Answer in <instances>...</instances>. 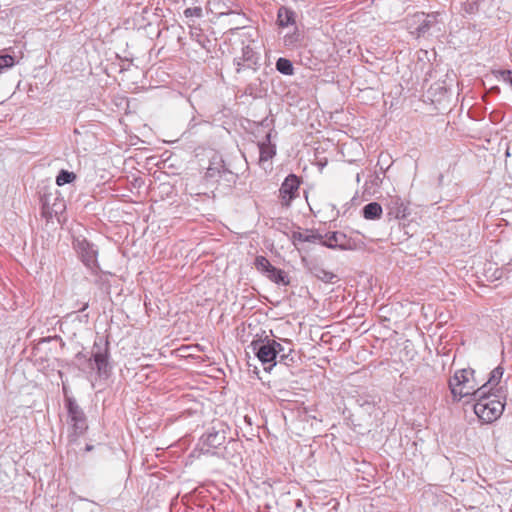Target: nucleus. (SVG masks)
Segmentation results:
<instances>
[{
    "instance_id": "6ab92c4d",
    "label": "nucleus",
    "mask_w": 512,
    "mask_h": 512,
    "mask_svg": "<svg viewBox=\"0 0 512 512\" xmlns=\"http://www.w3.org/2000/svg\"><path fill=\"white\" fill-rule=\"evenodd\" d=\"M296 19V13L287 7H280L277 13V22L281 27H288L289 25H294Z\"/></svg>"
},
{
    "instance_id": "a878e982",
    "label": "nucleus",
    "mask_w": 512,
    "mask_h": 512,
    "mask_svg": "<svg viewBox=\"0 0 512 512\" xmlns=\"http://www.w3.org/2000/svg\"><path fill=\"white\" fill-rule=\"evenodd\" d=\"M15 63L16 61L14 56L0 52V74L12 68Z\"/></svg>"
},
{
    "instance_id": "f257e3e1",
    "label": "nucleus",
    "mask_w": 512,
    "mask_h": 512,
    "mask_svg": "<svg viewBox=\"0 0 512 512\" xmlns=\"http://www.w3.org/2000/svg\"><path fill=\"white\" fill-rule=\"evenodd\" d=\"M110 358V343L103 337L95 339L89 353L81 351L75 355L79 370L99 379H108L111 376L113 367Z\"/></svg>"
},
{
    "instance_id": "473e14b6",
    "label": "nucleus",
    "mask_w": 512,
    "mask_h": 512,
    "mask_svg": "<svg viewBox=\"0 0 512 512\" xmlns=\"http://www.w3.org/2000/svg\"><path fill=\"white\" fill-rule=\"evenodd\" d=\"M372 183L375 185H379L380 183H382V178L378 174H376L375 179L372 181Z\"/></svg>"
},
{
    "instance_id": "a211bd4d",
    "label": "nucleus",
    "mask_w": 512,
    "mask_h": 512,
    "mask_svg": "<svg viewBox=\"0 0 512 512\" xmlns=\"http://www.w3.org/2000/svg\"><path fill=\"white\" fill-rule=\"evenodd\" d=\"M492 5V0H466L463 3V10L466 14H476L486 11Z\"/></svg>"
},
{
    "instance_id": "cd10ccee",
    "label": "nucleus",
    "mask_w": 512,
    "mask_h": 512,
    "mask_svg": "<svg viewBox=\"0 0 512 512\" xmlns=\"http://www.w3.org/2000/svg\"><path fill=\"white\" fill-rule=\"evenodd\" d=\"M48 205H49V203H48V200L46 199L45 202L43 203V214L45 216H49V217L52 216V213L58 214L59 212H62L65 208L63 201H61L59 204L54 203L53 207L51 208V211L49 210Z\"/></svg>"
},
{
    "instance_id": "39448f33",
    "label": "nucleus",
    "mask_w": 512,
    "mask_h": 512,
    "mask_svg": "<svg viewBox=\"0 0 512 512\" xmlns=\"http://www.w3.org/2000/svg\"><path fill=\"white\" fill-rule=\"evenodd\" d=\"M74 249L82 263L94 274L100 270L98 263V249L85 238H75L73 241Z\"/></svg>"
},
{
    "instance_id": "423d86ee",
    "label": "nucleus",
    "mask_w": 512,
    "mask_h": 512,
    "mask_svg": "<svg viewBox=\"0 0 512 512\" xmlns=\"http://www.w3.org/2000/svg\"><path fill=\"white\" fill-rule=\"evenodd\" d=\"M65 405L70 418V423L76 435H82L87 430V418L85 413L77 404L76 400L72 397L65 399Z\"/></svg>"
},
{
    "instance_id": "b1692460",
    "label": "nucleus",
    "mask_w": 512,
    "mask_h": 512,
    "mask_svg": "<svg viewBox=\"0 0 512 512\" xmlns=\"http://www.w3.org/2000/svg\"><path fill=\"white\" fill-rule=\"evenodd\" d=\"M221 172L222 173L220 175L219 182H223L224 185L228 187L236 183L238 179V175L236 173L228 169L226 166Z\"/></svg>"
},
{
    "instance_id": "0eeeda50",
    "label": "nucleus",
    "mask_w": 512,
    "mask_h": 512,
    "mask_svg": "<svg viewBox=\"0 0 512 512\" xmlns=\"http://www.w3.org/2000/svg\"><path fill=\"white\" fill-rule=\"evenodd\" d=\"M260 55L250 45H244L241 49V56H237L233 59V64L236 67V73H241L245 69H251L253 71L259 68Z\"/></svg>"
},
{
    "instance_id": "f3484780",
    "label": "nucleus",
    "mask_w": 512,
    "mask_h": 512,
    "mask_svg": "<svg viewBox=\"0 0 512 512\" xmlns=\"http://www.w3.org/2000/svg\"><path fill=\"white\" fill-rule=\"evenodd\" d=\"M284 344L278 342V347H275L276 357L279 358V362L285 365H289V362L293 361V357L291 356L293 349V344L290 340L284 339Z\"/></svg>"
},
{
    "instance_id": "6e6552de",
    "label": "nucleus",
    "mask_w": 512,
    "mask_h": 512,
    "mask_svg": "<svg viewBox=\"0 0 512 512\" xmlns=\"http://www.w3.org/2000/svg\"><path fill=\"white\" fill-rule=\"evenodd\" d=\"M302 180L295 174H289L281 184L279 197L283 206L289 207L291 202L299 196V187Z\"/></svg>"
},
{
    "instance_id": "c9c22d12",
    "label": "nucleus",
    "mask_w": 512,
    "mask_h": 512,
    "mask_svg": "<svg viewBox=\"0 0 512 512\" xmlns=\"http://www.w3.org/2000/svg\"><path fill=\"white\" fill-rule=\"evenodd\" d=\"M261 125H263V126L265 125V126H267V127H268V126L270 125V124L268 123V119H267V118H266V119H264V120L262 121Z\"/></svg>"
},
{
    "instance_id": "f704fd0d",
    "label": "nucleus",
    "mask_w": 512,
    "mask_h": 512,
    "mask_svg": "<svg viewBox=\"0 0 512 512\" xmlns=\"http://www.w3.org/2000/svg\"><path fill=\"white\" fill-rule=\"evenodd\" d=\"M93 448H94V446H93V445L87 444V445H86V447H85V451H86V452L92 451V450H93Z\"/></svg>"
},
{
    "instance_id": "f8f14e48",
    "label": "nucleus",
    "mask_w": 512,
    "mask_h": 512,
    "mask_svg": "<svg viewBox=\"0 0 512 512\" xmlns=\"http://www.w3.org/2000/svg\"><path fill=\"white\" fill-rule=\"evenodd\" d=\"M225 163L221 157L214 156L209 163V166L205 172L204 178L207 182L218 183L221 175V171L224 169Z\"/></svg>"
},
{
    "instance_id": "72a5a7b5",
    "label": "nucleus",
    "mask_w": 512,
    "mask_h": 512,
    "mask_svg": "<svg viewBox=\"0 0 512 512\" xmlns=\"http://www.w3.org/2000/svg\"><path fill=\"white\" fill-rule=\"evenodd\" d=\"M490 91L493 92V93H500V88L498 86H493L490 89Z\"/></svg>"
},
{
    "instance_id": "aec40b11",
    "label": "nucleus",
    "mask_w": 512,
    "mask_h": 512,
    "mask_svg": "<svg viewBox=\"0 0 512 512\" xmlns=\"http://www.w3.org/2000/svg\"><path fill=\"white\" fill-rule=\"evenodd\" d=\"M437 16L438 14H427L424 13L421 14V17L423 18L418 27L416 28V34L417 37L424 36L429 29L437 22Z\"/></svg>"
},
{
    "instance_id": "412c9836",
    "label": "nucleus",
    "mask_w": 512,
    "mask_h": 512,
    "mask_svg": "<svg viewBox=\"0 0 512 512\" xmlns=\"http://www.w3.org/2000/svg\"><path fill=\"white\" fill-rule=\"evenodd\" d=\"M383 209L378 202H370L362 208V215L367 220L380 219Z\"/></svg>"
},
{
    "instance_id": "7ed1b4c3",
    "label": "nucleus",
    "mask_w": 512,
    "mask_h": 512,
    "mask_svg": "<svg viewBox=\"0 0 512 512\" xmlns=\"http://www.w3.org/2000/svg\"><path fill=\"white\" fill-rule=\"evenodd\" d=\"M474 370L461 369L457 370L455 374L449 379V388L455 399H462L467 396L476 398L478 391L477 384L474 379Z\"/></svg>"
},
{
    "instance_id": "c756f323",
    "label": "nucleus",
    "mask_w": 512,
    "mask_h": 512,
    "mask_svg": "<svg viewBox=\"0 0 512 512\" xmlns=\"http://www.w3.org/2000/svg\"><path fill=\"white\" fill-rule=\"evenodd\" d=\"M496 77L502 78L505 82H508L512 86V71L511 70H496L493 71Z\"/></svg>"
},
{
    "instance_id": "f03ea898",
    "label": "nucleus",
    "mask_w": 512,
    "mask_h": 512,
    "mask_svg": "<svg viewBox=\"0 0 512 512\" xmlns=\"http://www.w3.org/2000/svg\"><path fill=\"white\" fill-rule=\"evenodd\" d=\"M507 397V388L498 387L495 392H486L485 388H478L474 412L485 423H492L503 413Z\"/></svg>"
},
{
    "instance_id": "e433bc0d",
    "label": "nucleus",
    "mask_w": 512,
    "mask_h": 512,
    "mask_svg": "<svg viewBox=\"0 0 512 512\" xmlns=\"http://www.w3.org/2000/svg\"><path fill=\"white\" fill-rule=\"evenodd\" d=\"M88 308V303H84V305L82 306V308L79 309V311H84Z\"/></svg>"
},
{
    "instance_id": "20e7f679",
    "label": "nucleus",
    "mask_w": 512,
    "mask_h": 512,
    "mask_svg": "<svg viewBox=\"0 0 512 512\" xmlns=\"http://www.w3.org/2000/svg\"><path fill=\"white\" fill-rule=\"evenodd\" d=\"M275 347H278V342L274 339H269L265 337L264 339L254 340L251 343V348L255 352L258 360L265 366V371H271V369L276 365V350Z\"/></svg>"
},
{
    "instance_id": "bb28decb",
    "label": "nucleus",
    "mask_w": 512,
    "mask_h": 512,
    "mask_svg": "<svg viewBox=\"0 0 512 512\" xmlns=\"http://www.w3.org/2000/svg\"><path fill=\"white\" fill-rule=\"evenodd\" d=\"M76 179V175L73 172L67 170H61L56 177V184L58 186H62L65 184H69Z\"/></svg>"
},
{
    "instance_id": "ddd939ff",
    "label": "nucleus",
    "mask_w": 512,
    "mask_h": 512,
    "mask_svg": "<svg viewBox=\"0 0 512 512\" xmlns=\"http://www.w3.org/2000/svg\"><path fill=\"white\" fill-rule=\"evenodd\" d=\"M309 273L324 283H334L337 275L333 272L326 270L322 265L316 262H309L306 264Z\"/></svg>"
},
{
    "instance_id": "4be33fe9",
    "label": "nucleus",
    "mask_w": 512,
    "mask_h": 512,
    "mask_svg": "<svg viewBox=\"0 0 512 512\" xmlns=\"http://www.w3.org/2000/svg\"><path fill=\"white\" fill-rule=\"evenodd\" d=\"M265 276L276 284H281L284 286L290 284V280L286 272L276 267L270 269L269 273H267Z\"/></svg>"
},
{
    "instance_id": "9b49d317",
    "label": "nucleus",
    "mask_w": 512,
    "mask_h": 512,
    "mask_svg": "<svg viewBox=\"0 0 512 512\" xmlns=\"http://www.w3.org/2000/svg\"><path fill=\"white\" fill-rule=\"evenodd\" d=\"M321 245L330 249L348 250L351 248L347 236L339 231L329 232L323 236Z\"/></svg>"
},
{
    "instance_id": "7c9ffc66",
    "label": "nucleus",
    "mask_w": 512,
    "mask_h": 512,
    "mask_svg": "<svg viewBox=\"0 0 512 512\" xmlns=\"http://www.w3.org/2000/svg\"><path fill=\"white\" fill-rule=\"evenodd\" d=\"M299 34L293 33L291 35H285L284 36V43L286 46H292L295 45L299 41Z\"/></svg>"
},
{
    "instance_id": "dca6fc26",
    "label": "nucleus",
    "mask_w": 512,
    "mask_h": 512,
    "mask_svg": "<svg viewBox=\"0 0 512 512\" xmlns=\"http://www.w3.org/2000/svg\"><path fill=\"white\" fill-rule=\"evenodd\" d=\"M503 374L504 368L501 365L497 366L490 372L487 382H485L479 388H485L486 392H495L496 388L503 387L500 385Z\"/></svg>"
},
{
    "instance_id": "4468645a",
    "label": "nucleus",
    "mask_w": 512,
    "mask_h": 512,
    "mask_svg": "<svg viewBox=\"0 0 512 512\" xmlns=\"http://www.w3.org/2000/svg\"><path fill=\"white\" fill-rule=\"evenodd\" d=\"M259 163L263 164L271 160L276 154V146L271 143V130L265 135V139L258 144Z\"/></svg>"
},
{
    "instance_id": "1a4fd4ad",
    "label": "nucleus",
    "mask_w": 512,
    "mask_h": 512,
    "mask_svg": "<svg viewBox=\"0 0 512 512\" xmlns=\"http://www.w3.org/2000/svg\"><path fill=\"white\" fill-rule=\"evenodd\" d=\"M227 439L226 426L218 422L217 425H213L208 431L202 435L201 443L203 448L206 447L207 451L210 448L216 449L223 445Z\"/></svg>"
},
{
    "instance_id": "5701e85b",
    "label": "nucleus",
    "mask_w": 512,
    "mask_h": 512,
    "mask_svg": "<svg viewBox=\"0 0 512 512\" xmlns=\"http://www.w3.org/2000/svg\"><path fill=\"white\" fill-rule=\"evenodd\" d=\"M276 69L278 72H280L283 75L290 76V75H293V73H294V67H293L292 62L289 59L283 58V57H280L276 61Z\"/></svg>"
},
{
    "instance_id": "c85d7f7f",
    "label": "nucleus",
    "mask_w": 512,
    "mask_h": 512,
    "mask_svg": "<svg viewBox=\"0 0 512 512\" xmlns=\"http://www.w3.org/2000/svg\"><path fill=\"white\" fill-rule=\"evenodd\" d=\"M186 18H201L203 16V10L200 6L186 8L183 12Z\"/></svg>"
},
{
    "instance_id": "2eb2a0df",
    "label": "nucleus",
    "mask_w": 512,
    "mask_h": 512,
    "mask_svg": "<svg viewBox=\"0 0 512 512\" xmlns=\"http://www.w3.org/2000/svg\"><path fill=\"white\" fill-rule=\"evenodd\" d=\"M323 239V235L315 230L294 231L291 235V240L295 244L296 242H309V243H320Z\"/></svg>"
},
{
    "instance_id": "2f4dec72",
    "label": "nucleus",
    "mask_w": 512,
    "mask_h": 512,
    "mask_svg": "<svg viewBox=\"0 0 512 512\" xmlns=\"http://www.w3.org/2000/svg\"><path fill=\"white\" fill-rule=\"evenodd\" d=\"M52 339H54V338H53V337H46V338H42V339L38 342V344L34 347V351H38V350H39V346H40V344H42V343H46V342H49V341H51Z\"/></svg>"
},
{
    "instance_id": "393cba45",
    "label": "nucleus",
    "mask_w": 512,
    "mask_h": 512,
    "mask_svg": "<svg viewBox=\"0 0 512 512\" xmlns=\"http://www.w3.org/2000/svg\"><path fill=\"white\" fill-rule=\"evenodd\" d=\"M255 267L256 269L261 272L263 275H266L269 273L270 269H272L274 266L269 262V260L262 255H259L255 258Z\"/></svg>"
},
{
    "instance_id": "9d476101",
    "label": "nucleus",
    "mask_w": 512,
    "mask_h": 512,
    "mask_svg": "<svg viewBox=\"0 0 512 512\" xmlns=\"http://www.w3.org/2000/svg\"><path fill=\"white\" fill-rule=\"evenodd\" d=\"M409 202L402 199L400 196H390L387 203V217L389 219H406L410 215Z\"/></svg>"
}]
</instances>
